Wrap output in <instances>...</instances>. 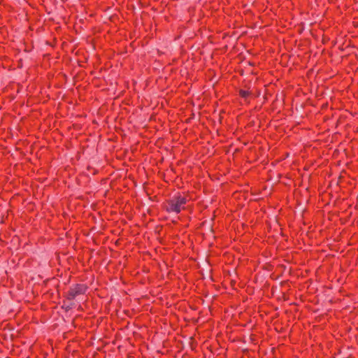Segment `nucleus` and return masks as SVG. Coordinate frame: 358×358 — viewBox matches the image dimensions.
<instances>
[{"mask_svg": "<svg viewBox=\"0 0 358 358\" xmlns=\"http://www.w3.org/2000/svg\"><path fill=\"white\" fill-rule=\"evenodd\" d=\"M89 287L85 283H76L69 287V289L64 292L63 296L69 301H73L81 296L85 295Z\"/></svg>", "mask_w": 358, "mask_h": 358, "instance_id": "nucleus-2", "label": "nucleus"}, {"mask_svg": "<svg viewBox=\"0 0 358 358\" xmlns=\"http://www.w3.org/2000/svg\"><path fill=\"white\" fill-rule=\"evenodd\" d=\"M238 95L241 98L245 99V100L252 95V92L249 90H245L243 89H240L238 90Z\"/></svg>", "mask_w": 358, "mask_h": 358, "instance_id": "nucleus-3", "label": "nucleus"}, {"mask_svg": "<svg viewBox=\"0 0 358 358\" xmlns=\"http://www.w3.org/2000/svg\"><path fill=\"white\" fill-rule=\"evenodd\" d=\"M190 200L189 196L185 193H178L171 198L165 200L162 208L169 213L179 214L186 209V204Z\"/></svg>", "mask_w": 358, "mask_h": 358, "instance_id": "nucleus-1", "label": "nucleus"}]
</instances>
